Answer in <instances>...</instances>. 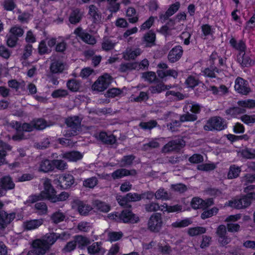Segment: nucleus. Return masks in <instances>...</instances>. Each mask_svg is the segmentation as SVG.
Returning <instances> with one entry per match:
<instances>
[{
  "instance_id": "1",
  "label": "nucleus",
  "mask_w": 255,
  "mask_h": 255,
  "mask_svg": "<svg viewBox=\"0 0 255 255\" xmlns=\"http://www.w3.org/2000/svg\"><path fill=\"white\" fill-rule=\"evenodd\" d=\"M237 104L239 107H234L226 110L225 111L226 115L229 116L230 118H233L244 114L246 112V108L251 109L255 108V100L252 99L241 100L237 102Z\"/></svg>"
},
{
  "instance_id": "2",
  "label": "nucleus",
  "mask_w": 255,
  "mask_h": 255,
  "mask_svg": "<svg viewBox=\"0 0 255 255\" xmlns=\"http://www.w3.org/2000/svg\"><path fill=\"white\" fill-rule=\"evenodd\" d=\"M108 217L117 222H123L124 223H137L139 221V218L133 214L129 210H124L121 213L115 212L113 214H110Z\"/></svg>"
},
{
  "instance_id": "3",
  "label": "nucleus",
  "mask_w": 255,
  "mask_h": 255,
  "mask_svg": "<svg viewBox=\"0 0 255 255\" xmlns=\"http://www.w3.org/2000/svg\"><path fill=\"white\" fill-rule=\"evenodd\" d=\"M255 200V192H251L240 199H235L229 201V206L238 209L246 208Z\"/></svg>"
},
{
  "instance_id": "4",
  "label": "nucleus",
  "mask_w": 255,
  "mask_h": 255,
  "mask_svg": "<svg viewBox=\"0 0 255 255\" xmlns=\"http://www.w3.org/2000/svg\"><path fill=\"white\" fill-rule=\"evenodd\" d=\"M82 120L78 116L68 117L65 121L67 127L70 128L66 131L65 135L68 137L76 135L81 129Z\"/></svg>"
},
{
  "instance_id": "5",
  "label": "nucleus",
  "mask_w": 255,
  "mask_h": 255,
  "mask_svg": "<svg viewBox=\"0 0 255 255\" xmlns=\"http://www.w3.org/2000/svg\"><path fill=\"white\" fill-rule=\"evenodd\" d=\"M163 223L161 214L153 213L148 220L147 229L152 232L158 233L162 227Z\"/></svg>"
},
{
  "instance_id": "6",
  "label": "nucleus",
  "mask_w": 255,
  "mask_h": 255,
  "mask_svg": "<svg viewBox=\"0 0 255 255\" xmlns=\"http://www.w3.org/2000/svg\"><path fill=\"white\" fill-rule=\"evenodd\" d=\"M226 127L223 119L220 117H214L209 119L204 126L205 130H222Z\"/></svg>"
},
{
  "instance_id": "7",
  "label": "nucleus",
  "mask_w": 255,
  "mask_h": 255,
  "mask_svg": "<svg viewBox=\"0 0 255 255\" xmlns=\"http://www.w3.org/2000/svg\"><path fill=\"white\" fill-rule=\"evenodd\" d=\"M185 141L180 138L176 139L168 142L162 148L163 153H168L172 151H178L185 146Z\"/></svg>"
},
{
  "instance_id": "8",
  "label": "nucleus",
  "mask_w": 255,
  "mask_h": 255,
  "mask_svg": "<svg viewBox=\"0 0 255 255\" xmlns=\"http://www.w3.org/2000/svg\"><path fill=\"white\" fill-rule=\"evenodd\" d=\"M111 77L106 74L99 78V79L94 83L93 88L95 90L98 91H103L109 87L111 83Z\"/></svg>"
},
{
  "instance_id": "9",
  "label": "nucleus",
  "mask_w": 255,
  "mask_h": 255,
  "mask_svg": "<svg viewBox=\"0 0 255 255\" xmlns=\"http://www.w3.org/2000/svg\"><path fill=\"white\" fill-rule=\"evenodd\" d=\"M44 190L40 193L44 199H47L52 202V199H55L54 196L56 191L51 185L50 179H46L43 182Z\"/></svg>"
},
{
  "instance_id": "10",
  "label": "nucleus",
  "mask_w": 255,
  "mask_h": 255,
  "mask_svg": "<svg viewBox=\"0 0 255 255\" xmlns=\"http://www.w3.org/2000/svg\"><path fill=\"white\" fill-rule=\"evenodd\" d=\"M237 62L243 67H249L253 66L255 60L253 56L245 52L239 53L237 55Z\"/></svg>"
},
{
  "instance_id": "11",
  "label": "nucleus",
  "mask_w": 255,
  "mask_h": 255,
  "mask_svg": "<svg viewBox=\"0 0 255 255\" xmlns=\"http://www.w3.org/2000/svg\"><path fill=\"white\" fill-rule=\"evenodd\" d=\"M235 89L239 93L245 95H247L251 91L248 82L241 77H238L236 79Z\"/></svg>"
},
{
  "instance_id": "12",
  "label": "nucleus",
  "mask_w": 255,
  "mask_h": 255,
  "mask_svg": "<svg viewBox=\"0 0 255 255\" xmlns=\"http://www.w3.org/2000/svg\"><path fill=\"white\" fill-rule=\"evenodd\" d=\"M74 33L80 37L83 41L88 44L94 45L96 43V40L95 37L84 31L81 27L76 28Z\"/></svg>"
},
{
  "instance_id": "13",
  "label": "nucleus",
  "mask_w": 255,
  "mask_h": 255,
  "mask_svg": "<svg viewBox=\"0 0 255 255\" xmlns=\"http://www.w3.org/2000/svg\"><path fill=\"white\" fill-rule=\"evenodd\" d=\"M43 243L40 239H37L33 241L31 249L28 252L27 255H44L47 251L45 247L42 246Z\"/></svg>"
},
{
  "instance_id": "14",
  "label": "nucleus",
  "mask_w": 255,
  "mask_h": 255,
  "mask_svg": "<svg viewBox=\"0 0 255 255\" xmlns=\"http://www.w3.org/2000/svg\"><path fill=\"white\" fill-rule=\"evenodd\" d=\"M58 185L61 188L67 189L69 188L75 182L74 177L71 174H67L59 176L58 179Z\"/></svg>"
},
{
  "instance_id": "15",
  "label": "nucleus",
  "mask_w": 255,
  "mask_h": 255,
  "mask_svg": "<svg viewBox=\"0 0 255 255\" xmlns=\"http://www.w3.org/2000/svg\"><path fill=\"white\" fill-rule=\"evenodd\" d=\"M15 218L14 212L8 214L4 211H0V229H5Z\"/></svg>"
},
{
  "instance_id": "16",
  "label": "nucleus",
  "mask_w": 255,
  "mask_h": 255,
  "mask_svg": "<svg viewBox=\"0 0 255 255\" xmlns=\"http://www.w3.org/2000/svg\"><path fill=\"white\" fill-rule=\"evenodd\" d=\"M73 207H75L81 215L86 216L93 209L92 206L87 204L86 202L79 200H75L73 202Z\"/></svg>"
},
{
  "instance_id": "17",
  "label": "nucleus",
  "mask_w": 255,
  "mask_h": 255,
  "mask_svg": "<svg viewBox=\"0 0 255 255\" xmlns=\"http://www.w3.org/2000/svg\"><path fill=\"white\" fill-rule=\"evenodd\" d=\"M216 233L218 236V241L222 246H225L231 242V238L226 236L227 228L225 225H220Z\"/></svg>"
},
{
  "instance_id": "18",
  "label": "nucleus",
  "mask_w": 255,
  "mask_h": 255,
  "mask_svg": "<svg viewBox=\"0 0 255 255\" xmlns=\"http://www.w3.org/2000/svg\"><path fill=\"white\" fill-rule=\"evenodd\" d=\"M183 53L182 47L180 45L174 47L169 52L168 60L171 63H174L178 61L182 57Z\"/></svg>"
},
{
  "instance_id": "19",
  "label": "nucleus",
  "mask_w": 255,
  "mask_h": 255,
  "mask_svg": "<svg viewBox=\"0 0 255 255\" xmlns=\"http://www.w3.org/2000/svg\"><path fill=\"white\" fill-rule=\"evenodd\" d=\"M88 253L91 255H104L105 250L102 247L101 242H95L87 247Z\"/></svg>"
},
{
  "instance_id": "20",
  "label": "nucleus",
  "mask_w": 255,
  "mask_h": 255,
  "mask_svg": "<svg viewBox=\"0 0 255 255\" xmlns=\"http://www.w3.org/2000/svg\"><path fill=\"white\" fill-rule=\"evenodd\" d=\"M56 233H49L45 235L42 240L40 241L43 243L42 246L45 247V250L48 251L50 247L57 241Z\"/></svg>"
},
{
  "instance_id": "21",
  "label": "nucleus",
  "mask_w": 255,
  "mask_h": 255,
  "mask_svg": "<svg viewBox=\"0 0 255 255\" xmlns=\"http://www.w3.org/2000/svg\"><path fill=\"white\" fill-rule=\"evenodd\" d=\"M136 174V171L135 169L129 170L125 168H120L113 172L112 177L114 179H117L128 175L134 176Z\"/></svg>"
},
{
  "instance_id": "22",
  "label": "nucleus",
  "mask_w": 255,
  "mask_h": 255,
  "mask_svg": "<svg viewBox=\"0 0 255 255\" xmlns=\"http://www.w3.org/2000/svg\"><path fill=\"white\" fill-rule=\"evenodd\" d=\"M221 72V70L214 65H210L209 67L202 70V75L206 77L210 78H216L217 75Z\"/></svg>"
},
{
  "instance_id": "23",
  "label": "nucleus",
  "mask_w": 255,
  "mask_h": 255,
  "mask_svg": "<svg viewBox=\"0 0 255 255\" xmlns=\"http://www.w3.org/2000/svg\"><path fill=\"white\" fill-rule=\"evenodd\" d=\"M171 88L169 85H165L162 82H158L149 87L148 92L151 94H157L161 93Z\"/></svg>"
},
{
  "instance_id": "24",
  "label": "nucleus",
  "mask_w": 255,
  "mask_h": 255,
  "mask_svg": "<svg viewBox=\"0 0 255 255\" xmlns=\"http://www.w3.org/2000/svg\"><path fill=\"white\" fill-rule=\"evenodd\" d=\"M230 44L233 48L239 51V53L244 52L247 49L246 41L243 39L237 40L234 38H232L230 40Z\"/></svg>"
},
{
  "instance_id": "25",
  "label": "nucleus",
  "mask_w": 255,
  "mask_h": 255,
  "mask_svg": "<svg viewBox=\"0 0 255 255\" xmlns=\"http://www.w3.org/2000/svg\"><path fill=\"white\" fill-rule=\"evenodd\" d=\"M0 148L2 149L0 150V165H1L5 163L7 151H10L12 149V146L0 139Z\"/></svg>"
},
{
  "instance_id": "26",
  "label": "nucleus",
  "mask_w": 255,
  "mask_h": 255,
  "mask_svg": "<svg viewBox=\"0 0 255 255\" xmlns=\"http://www.w3.org/2000/svg\"><path fill=\"white\" fill-rule=\"evenodd\" d=\"M43 223L42 219L31 220L23 223V227L26 230H32L38 228Z\"/></svg>"
},
{
  "instance_id": "27",
  "label": "nucleus",
  "mask_w": 255,
  "mask_h": 255,
  "mask_svg": "<svg viewBox=\"0 0 255 255\" xmlns=\"http://www.w3.org/2000/svg\"><path fill=\"white\" fill-rule=\"evenodd\" d=\"M99 139L103 143L106 144H113L116 141V136L112 134H108L106 132H101L99 134Z\"/></svg>"
},
{
  "instance_id": "28",
  "label": "nucleus",
  "mask_w": 255,
  "mask_h": 255,
  "mask_svg": "<svg viewBox=\"0 0 255 255\" xmlns=\"http://www.w3.org/2000/svg\"><path fill=\"white\" fill-rule=\"evenodd\" d=\"M83 13L80 9H73L70 14L69 21L71 24H76L80 22L82 18Z\"/></svg>"
},
{
  "instance_id": "29",
  "label": "nucleus",
  "mask_w": 255,
  "mask_h": 255,
  "mask_svg": "<svg viewBox=\"0 0 255 255\" xmlns=\"http://www.w3.org/2000/svg\"><path fill=\"white\" fill-rule=\"evenodd\" d=\"M0 186L5 190L12 189L14 188L15 185L11 178L6 176L1 178L0 180Z\"/></svg>"
},
{
  "instance_id": "30",
  "label": "nucleus",
  "mask_w": 255,
  "mask_h": 255,
  "mask_svg": "<svg viewBox=\"0 0 255 255\" xmlns=\"http://www.w3.org/2000/svg\"><path fill=\"white\" fill-rule=\"evenodd\" d=\"M63 157L70 161H77L82 158L83 155L79 151H72L64 153Z\"/></svg>"
},
{
  "instance_id": "31",
  "label": "nucleus",
  "mask_w": 255,
  "mask_h": 255,
  "mask_svg": "<svg viewBox=\"0 0 255 255\" xmlns=\"http://www.w3.org/2000/svg\"><path fill=\"white\" fill-rule=\"evenodd\" d=\"M65 69V65L59 60H55L52 62L50 65V71L52 73H62Z\"/></svg>"
},
{
  "instance_id": "32",
  "label": "nucleus",
  "mask_w": 255,
  "mask_h": 255,
  "mask_svg": "<svg viewBox=\"0 0 255 255\" xmlns=\"http://www.w3.org/2000/svg\"><path fill=\"white\" fill-rule=\"evenodd\" d=\"M74 239L76 244L78 245V248L81 249H84L91 243L90 240L88 238L81 235L76 236Z\"/></svg>"
},
{
  "instance_id": "33",
  "label": "nucleus",
  "mask_w": 255,
  "mask_h": 255,
  "mask_svg": "<svg viewBox=\"0 0 255 255\" xmlns=\"http://www.w3.org/2000/svg\"><path fill=\"white\" fill-rule=\"evenodd\" d=\"M15 126L16 129L18 131H31L34 129L32 121L29 123H25L22 125L16 122Z\"/></svg>"
},
{
  "instance_id": "34",
  "label": "nucleus",
  "mask_w": 255,
  "mask_h": 255,
  "mask_svg": "<svg viewBox=\"0 0 255 255\" xmlns=\"http://www.w3.org/2000/svg\"><path fill=\"white\" fill-rule=\"evenodd\" d=\"M141 53L142 51L140 48H136L133 50H127L124 55V58L125 60H134Z\"/></svg>"
},
{
  "instance_id": "35",
  "label": "nucleus",
  "mask_w": 255,
  "mask_h": 255,
  "mask_svg": "<svg viewBox=\"0 0 255 255\" xmlns=\"http://www.w3.org/2000/svg\"><path fill=\"white\" fill-rule=\"evenodd\" d=\"M157 74L159 77L163 79L166 76H171L174 78H176L178 76L177 72L174 69H168L164 71L163 70H158L157 71Z\"/></svg>"
},
{
  "instance_id": "36",
  "label": "nucleus",
  "mask_w": 255,
  "mask_h": 255,
  "mask_svg": "<svg viewBox=\"0 0 255 255\" xmlns=\"http://www.w3.org/2000/svg\"><path fill=\"white\" fill-rule=\"evenodd\" d=\"M136 62L123 63L120 65L119 70L121 72H128L137 69Z\"/></svg>"
},
{
  "instance_id": "37",
  "label": "nucleus",
  "mask_w": 255,
  "mask_h": 255,
  "mask_svg": "<svg viewBox=\"0 0 255 255\" xmlns=\"http://www.w3.org/2000/svg\"><path fill=\"white\" fill-rule=\"evenodd\" d=\"M241 171L240 167L235 164L231 165L227 174L228 178L232 179L238 177Z\"/></svg>"
},
{
  "instance_id": "38",
  "label": "nucleus",
  "mask_w": 255,
  "mask_h": 255,
  "mask_svg": "<svg viewBox=\"0 0 255 255\" xmlns=\"http://www.w3.org/2000/svg\"><path fill=\"white\" fill-rule=\"evenodd\" d=\"M126 13L130 23H134L138 21V17L136 14L135 9L133 7H128Z\"/></svg>"
},
{
  "instance_id": "39",
  "label": "nucleus",
  "mask_w": 255,
  "mask_h": 255,
  "mask_svg": "<svg viewBox=\"0 0 255 255\" xmlns=\"http://www.w3.org/2000/svg\"><path fill=\"white\" fill-rule=\"evenodd\" d=\"M53 160H49L46 159L41 161L39 170L44 172H47L49 171L53 170Z\"/></svg>"
},
{
  "instance_id": "40",
  "label": "nucleus",
  "mask_w": 255,
  "mask_h": 255,
  "mask_svg": "<svg viewBox=\"0 0 255 255\" xmlns=\"http://www.w3.org/2000/svg\"><path fill=\"white\" fill-rule=\"evenodd\" d=\"M116 43L109 38H104L102 43V48L106 51H110L114 48Z\"/></svg>"
},
{
  "instance_id": "41",
  "label": "nucleus",
  "mask_w": 255,
  "mask_h": 255,
  "mask_svg": "<svg viewBox=\"0 0 255 255\" xmlns=\"http://www.w3.org/2000/svg\"><path fill=\"white\" fill-rule=\"evenodd\" d=\"M144 209L147 212H155L161 210L160 206L155 202H149L144 205Z\"/></svg>"
},
{
  "instance_id": "42",
  "label": "nucleus",
  "mask_w": 255,
  "mask_h": 255,
  "mask_svg": "<svg viewBox=\"0 0 255 255\" xmlns=\"http://www.w3.org/2000/svg\"><path fill=\"white\" fill-rule=\"evenodd\" d=\"M192 223L189 219H185L182 220H178L171 224V227L173 228H181L187 227Z\"/></svg>"
},
{
  "instance_id": "43",
  "label": "nucleus",
  "mask_w": 255,
  "mask_h": 255,
  "mask_svg": "<svg viewBox=\"0 0 255 255\" xmlns=\"http://www.w3.org/2000/svg\"><path fill=\"white\" fill-rule=\"evenodd\" d=\"M67 87L72 92L78 91L80 87V83L76 79L69 80L66 84Z\"/></svg>"
},
{
  "instance_id": "44",
  "label": "nucleus",
  "mask_w": 255,
  "mask_h": 255,
  "mask_svg": "<svg viewBox=\"0 0 255 255\" xmlns=\"http://www.w3.org/2000/svg\"><path fill=\"white\" fill-rule=\"evenodd\" d=\"M158 126L157 122L155 120H150L147 122H140L139 126L144 130H151Z\"/></svg>"
},
{
  "instance_id": "45",
  "label": "nucleus",
  "mask_w": 255,
  "mask_h": 255,
  "mask_svg": "<svg viewBox=\"0 0 255 255\" xmlns=\"http://www.w3.org/2000/svg\"><path fill=\"white\" fill-rule=\"evenodd\" d=\"M97 8L94 5L89 6V14L93 18V22L97 23L100 20L101 16L98 13Z\"/></svg>"
},
{
  "instance_id": "46",
  "label": "nucleus",
  "mask_w": 255,
  "mask_h": 255,
  "mask_svg": "<svg viewBox=\"0 0 255 255\" xmlns=\"http://www.w3.org/2000/svg\"><path fill=\"white\" fill-rule=\"evenodd\" d=\"M161 207V211L163 212L167 211L168 213L179 212L181 211L182 209V206L179 205L168 206L166 204H164Z\"/></svg>"
},
{
  "instance_id": "47",
  "label": "nucleus",
  "mask_w": 255,
  "mask_h": 255,
  "mask_svg": "<svg viewBox=\"0 0 255 255\" xmlns=\"http://www.w3.org/2000/svg\"><path fill=\"white\" fill-rule=\"evenodd\" d=\"M65 215L64 213L58 210L54 213L51 216V219L55 224H58L64 220Z\"/></svg>"
},
{
  "instance_id": "48",
  "label": "nucleus",
  "mask_w": 255,
  "mask_h": 255,
  "mask_svg": "<svg viewBox=\"0 0 255 255\" xmlns=\"http://www.w3.org/2000/svg\"><path fill=\"white\" fill-rule=\"evenodd\" d=\"M154 196L157 200H166L170 198L168 192L163 188H160L154 193Z\"/></svg>"
},
{
  "instance_id": "49",
  "label": "nucleus",
  "mask_w": 255,
  "mask_h": 255,
  "mask_svg": "<svg viewBox=\"0 0 255 255\" xmlns=\"http://www.w3.org/2000/svg\"><path fill=\"white\" fill-rule=\"evenodd\" d=\"M53 170L56 168L60 170H64L68 168L67 163L61 159H54L53 160Z\"/></svg>"
},
{
  "instance_id": "50",
  "label": "nucleus",
  "mask_w": 255,
  "mask_h": 255,
  "mask_svg": "<svg viewBox=\"0 0 255 255\" xmlns=\"http://www.w3.org/2000/svg\"><path fill=\"white\" fill-rule=\"evenodd\" d=\"M204 200L199 197H194L191 202V205L194 209H204Z\"/></svg>"
},
{
  "instance_id": "51",
  "label": "nucleus",
  "mask_w": 255,
  "mask_h": 255,
  "mask_svg": "<svg viewBox=\"0 0 255 255\" xmlns=\"http://www.w3.org/2000/svg\"><path fill=\"white\" fill-rule=\"evenodd\" d=\"M32 122L34 129L42 130L48 126L46 121L42 119L33 120Z\"/></svg>"
},
{
  "instance_id": "52",
  "label": "nucleus",
  "mask_w": 255,
  "mask_h": 255,
  "mask_svg": "<svg viewBox=\"0 0 255 255\" xmlns=\"http://www.w3.org/2000/svg\"><path fill=\"white\" fill-rule=\"evenodd\" d=\"M6 44L10 48L15 47L18 40V38L16 36L10 34H7L6 36Z\"/></svg>"
},
{
  "instance_id": "53",
  "label": "nucleus",
  "mask_w": 255,
  "mask_h": 255,
  "mask_svg": "<svg viewBox=\"0 0 255 255\" xmlns=\"http://www.w3.org/2000/svg\"><path fill=\"white\" fill-rule=\"evenodd\" d=\"M34 207L35 209L37 211L40 215H45L47 213V206L43 202L36 203L34 205Z\"/></svg>"
},
{
  "instance_id": "54",
  "label": "nucleus",
  "mask_w": 255,
  "mask_h": 255,
  "mask_svg": "<svg viewBox=\"0 0 255 255\" xmlns=\"http://www.w3.org/2000/svg\"><path fill=\"white\" fill-rule=\"evenodd\" d=\"M241 154L244 158L247 159L255 158V149L253 148H246L242 150Z\"/></svg>"
},
{
  "instance_id": "55",
  "label": "nucleus",
  "mask_w": 255,
  "mask_h": 255,
  "mask_svg": "<svg viewBox=\"0 0 255 255\" xmlns=\"http://www.w3.org/2000/svg\"><path fill=\"white\" fill-rule=\"evenodd\" d=\"M135 158L133 155L124 156L121 160V166L125 167L131 165Z\"/></svg>"
},
{
  "instance_id": "56",
  "label": "nucleus",
  "mask_w": 255,
  "mask_h": 255,
  "mask_svg": "<svg viewBox=\"0 0 255 255\" xmlns=\"http://www.w3.org/2000/svg\"><path fill=\"white\" fill-rule=\"evenodd\" d=\"M179 118L180 122L182 123L185 122H194L197 119V116L196 115L187 112L185 114L180 115Z\"/></svg>"
},
{
  "instance_id": "57",
  "label": "nucleus",
  "mask_w": 255,
  "mask_h": 255,
  "mask_svg": "<svg viewBox=\"0 0 255 255\" xmlns=\"http://www.w3.org/2000/svg\"><path fill=\"white\" fill-rule=\"evenodd\" d=\"M206 232V229L204 227H197L189 229L188 234L191 236H197Z\"/></svg>"
},
{
  "instance_id": "58",
  "label": "nucleus",
  "mask_w": 255,
  "mask_h": 255,
  "mask_svg": "<svg viewBox=\"0 0 255 255\" xmlns=\"http://www.w3.org/2000/svg\"><path fill=\"white\" fill-rule=\"evenodd\" d=\"M157 250L159 252L164 255H167L170 254L171 252V248L167 244L163 245L159 243L157 245Z\"/></svg>"
},
{
  "instance_id": "59",
  "label": "nucleus",
  "mask_w": 255,
  "mask_h": 255,
  "mask_svg": "<svg viewBox=\"0 0 255 255\" xmlns=\"http://www.w3.org/2000/svg\"><path fill=\"white\" fill-rule=\"evenodd\" d=\"M241 120L245 124L252 125L255 123V115H244L240 118Z\"/></svg>"
},
{
  "instance_id": "60",
  "label": "nucleus",
  "mask_w": 255,
  "mask_h": 255,
  "mask_svg": "<svg viewBox=\"0 0 255 255\" xmlns=\"http://www.w3.org/2000/svg\"><path fill=\"white\" fill-rule=\"evenodd\" d=\"M98 180L96 177H92L85 180L83 185L86 187L93 188L98 184Z\"/></svg>"
},
{
  "instance_id": "61",
  "label": "nucleus",
  "mask_w": 255,
  "mask_h": 255,
  "mask_svg": "<svg viewBox=\"0 0 255 255\" xmlns=\"http://www.w3.org/2000/svg\"><path fill=\"white\" fill-rule=\"evenodd\" d=\"M144 40L148 43L146 46L151 47L154 45L155 40V34L153 32H149L146 33L144 37Z\"/></svg>"
},
{
  "instance_id": "62",
  "label": "nucleus",
  "mask_w": 255,
  "mask_h": 255,
  "mask_svg": "<svg viewBox=\"0 0 255 255\" xmlns=\"http://www.w3.org/2000/svg\"><path fill=\"white\" fill-rule=\"evenodd\" d=\"M95 205L97 209L101 212H108L111 209L109 205L99 200L95 201Z\"/></svg>"
},
{
  "instance_id": "63",
  "label": "nucleus",
  "mask_w": 255,
  "mask_h": 255,
  "mask_svg": "<svg viewBox=\"0 0 255 255\" xmlns=\"http://www.w3.org/2000/svg\"><path fill=\"white\" fill-rule=\"evenodd\" d=\"M142 78L145 81L152 82L156 79V75L153 72H146L142 73Z\"/></svg>"
},
{
  "instance_id": "64",
  "label": "nucleus",
  "mask_w": 255,
  "mask_h": 255,
  "mask_svg": "<svg viewBox=\"0 0 255 255\" xmlns=\"http://www.w3.org/2000/svg\"><path fill=\"white\" fill-rule=\"evenodd\" d=\"M242 183L245 185H248L250 183H252L255 182V174H247L242 179Z\"/></svg>"
}]
</instances>
